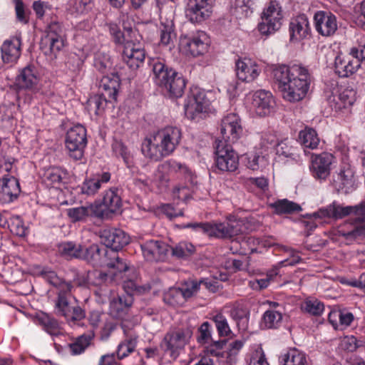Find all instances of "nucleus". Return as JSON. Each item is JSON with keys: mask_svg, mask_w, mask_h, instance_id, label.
Returning a JSON list of instances; mask_svg holds the SVG:
<instances>
[{"mask_svg": "<svg viewBox=\"0 0 365 365\" xmlns=\"http://www.w3.org/2000/svg\"><path fill=\"white\" fill-rule=\"evenodd\" d=\"M160 43L165 46H171L175 39V26L173 21L162 23L160 27Z\"/></svg>", "mask_w": 365, "mask_h": 365, "instance_id": "36", "label": "nucleus"}, {"mask_svg": "<svg viewBox=\"0 0 365 365\" xmlns=\"http://www.w3.org/2000/svg\"><path fill=\"white\" fill-rule=\"evenodd\" d=\"M106 251L108 250L106 248H101L98 244H92L88 247L82 245L81 259L96 263L101 260L103 255L106 257Z\"/></svg>", "mask_w": 365, "mask_h": 365, "instance_id": "33", "label": "nucleus"}, {"mask_svg": "<svg viewBox=\"0 0 365 365\" xmlns=\"http://www.w3.org/2000/svg\"><path fill=\"white\" fill-rule=\"evenodd\" d=\"M58 250L62 255L70 258L81 259L82 255V245L73 242L61 243Z\"/></svg>", "mask_w": 365, "mask_h": 365, "instance_id": "40", "label": "nucleus"}, {"mask_svg": "<svg viewBox=\"0 0 365 365\" xmlns=\"http://www.w3.org/2000/svg\"><path fill=\"white\" fill-rule=\"evenodd\" d=\"M113 150L116 154L122 157L126 165L130 168L132 164L131 156L127 147L120 141H116L113 145Z\"/></svg>", "mask_w": 365, "mask_h": 365, "instance_id": "53", "label": "nucleus"}, {"mask_svg": "<svg viewBox=\"0 0 365 365\" xmlns=\"http://www.w3.org/2000/svg\"><path fill=\"white\" fill-rule=\"evenodd\" d=\"M110 34L113 36V41L117 44H123L124 39V34L121 31L119 26L114 23L108 24Z\"/></svg>", "mask_w": 365, "mask_h": 365, "instance_id": "62", "label": "nucleus"}, {"mask_svg": "<svg viewBox=\"0 0 365 365\" xmlns=\"http://www.w3.org/2000/svg\"><path fill=\"white\" fill-rule=\"evenodd\" d=\"M344 167V188H346V192L352 190L355 186L354 173L350 168L346 170Z\"/></svg>", "mask_w": 365, "mask_h": 365, "instance_id": "59", "label": "nucleus"}, {"mask_svg": "<svg viewBox=\"0 0 365 365\" xmlns=\"http://www.w3.org/2000/svg\"><path fill=\"white\" fill-rule=\"evenodd\" d=\"M250 365H269L262 348L257 349L253 353Z\"/></svg>", "mask_w": 365, "mask_h": 365, "instance_id": "64", "label": "nucleus"}, {"mask_svg": "<svg viewBox=\"0 0 365 365\" xmlns=\"http://www.w3.org/2000/svg\"><path fill=\"white\" fill-rule=\"evenodd\" d=\"M215 165L221 171L232 173L239 166V157L232 145L222 140L215 141Z\"/></svg>", "mask_w": 365, "mask_h": 365, "instance_id": "9", "label": "nucleus"}, {"mask_svg": "<svg viewBox=\"0 0 365 365\" xmlns=\"http://www.w3.org/2000/svg\"><path fill=\"white\" fill-rule=\"evenodd\" d=\"M209 105L210 102L205 92L195 88L191 90L185 103V113L188 118L192 120L198 115L206 112Z\"/></svg>", "mask_w": 365, "mask_h": 365, "instance_id": "12", "label": "nucleus"}, {"mask_svg": "<svg viewBox=\"0 0 365 365\" xmlns=\"http://www.w3.org/2000/svg\"><path fill=\"white\" fill-rule=\"evenodd\" d=\"M86 130L81 125L71 128L66 136L65 145L68 153L75 160H81L87 145Z\"/></svg>", "mask_w": 365, "mask_h": 365, "instance_id": "8", "label": "nucleus"}, {"mask_svg": "<svg viewBox=\"0 0 365 365\" xmlns=\"http://www.w3.org/2000/svg\"><path fill=\"white\" fill-rule=\"evenodd\" d=\"M198 331L197 341L200 344L209 343L211 339L209 322H205L202 323L199 327Z\"/></svg>", "mask_w": 365, "mask_h": 365, "instance_id": "60", "label": "nucleus"}, {"mask_svg": "<svg viewBox=\"0 0 365 365\" xmlns=\"http://www.w3.org/2000/svg\"><path fill=\"white\" fill-rule=\"evenodd\" d=\"M101 187V181L93 179L86 180L81 187V192L88 195H94Z\"/></svg>", "mask_w": 365, "mask_h": 365, "instance_id": "57", "label": "nucleus"}, {"mask_svg": "<svg viewBox=\"0 0 365 365\" xmlns=\"http://www.w3.org/2000/svg\"><path fill=\"white\" fill-rule=\"evenodd\" d=\"M63 29L58 22L53 21L47 27V34L43 41L49 44L51 52L59 51L63 46Z\"/></svg>", "mask_w": 365, "mask_h": 365, "instance_id": "24", "label": "nucleus"}, {"mask_svg": "<svg viewBox=\"0 0 365 365\" xmlns=\"http://www.w3.org/2000/svg\"><path fill=\"white\" fill-rule=\"evenodd\" d=\"M41 275L51 285L58 289L56 307H66L68 299L67 294L71 292L73 285L70 282H66L57 276L55 272L51 270H43Z\"/></svg>", "mask_w": 365, "mask_h": 365, "instance_id": "15", "label": "nucleus"}, {"mask_svg": "<svg viewBox=\"0 0 365 365\" xmlns=\"http://www.w3.org/2000/svg\"><path fill=\"white\" fill-rule=\"evenodd\" d=\"M192 336V330L190 327L175 329L165 335L160 348L170 357L176 359L180 351L189 343Z\"/></svg>", "mask_w": 365, "mask_h": 365, "instance_id": "6", "label": "nucleus"}, {"mask_svg": "<svg viewBox=\"0 0 365 365\" xmlns=\"http://www.w3.org/2000/svg\"><path fill=\"white\" fill-rule=\"evenodd\" d=\"M88 207V216L96 217L101 219H108L111 215L102 203L92 204Z\"/></svg>", "mask_w": 365, "mask_h": 365, "instance_id": "49", "label": "nucleus"}, {"mask_svg": "<svg viewBox=\"0 0 365 365\" xmlns=\"http://www.w3.org/2000/svg\"><path fill=\"white\" fill-rule=\"evenodd\" d=\"M181 139L180 130L176 127H168L154 138V142L145 139L142 144L143 155L158 161L174 151Z\"/></svg>", "mask_w": 365, "mask_h": 365, "instance_id": "2", "label": "nucleus"}, {"mask_svg": "<svg viewBox=\"0 0 365 365\" xmlns=\"http://www.w3.org/2000/svg\"><path fill=\"white\" fill-rule=\"evenodd\" d=\"M162 167L170 173L179 172L181 173H186L188 171L187 168L185 165L174 160L165 161L162 165Z\"/></svg>", "mask_w": 365, "mask_h": 365, "instance_id": "58", "label": "nucleus"}, {"mask_svg": "<svg viewBox=\"0 0 365 365\" xmlns=\"http://www.w3.org/2000/svg\"><path fill=\"white\" fill-rule=\"evenodd\" d=\"M302 309L312 315L319 316L323 312L324 306L317 299H307L302 305Z\"/></svg>", "mask_w": 365, "mask_h": 365, "instance_id": "47", "label": "nucleus"}, {"mask_svg": "<svg viewBox=\"0 0 365 365\" xmlns=\"http://www.w3.org/2000/svg\"><path fill=\"white\" fill-rule=\"evenodd\" d=\"M213 0H189L186 16L192 23H199L208 18L211 14Z\"/></svg>", "mask_w": 365, "mask_h": 365, "instance_id": "17", "label": "nucleus"}, {"mask_svg": "<svg viewBox=\"0 0 365 365\" xmlns=\"http://www.w3.org/2000/svg\"><path fill=\"white\" fill-rule=\"evenodd\" d=\"M163 301L173 307L182 305L186 302L180 287L170 288L164 293Z\"/></svg>", "mask_w": 365, "mask_h": 365, "instance_id": "38", "label": "nucleus"}, {"mask_svg": "<svg viewBox=\"0 0 365 365\" xmlns=\"http://www.w3.org/2000/svg\"><path fill=\"white\" fill-rule=\"evenodd\" d=\"M143 255L147 261H165L170 247L159 240H148L140 245Z\"/></svg>", "mask_w": 365, "mask_h": 365, "instance_id": "16", "label": "nucleus"}, {"mask_svg": "<svg viewBox=\"0 0 365 365\" xmlns=\"http://www.w3.org/2000/svg\"><path fill=\"white\" fill-rule=\"evenodd\" d=\"M220 133L223 142H236L242 133L239 116L235 113H230L224 117L221 121Z\"/></svg>", "mask_w": 365, "mask_h": 365, "instance_id": "14", "label": "nucleus"}, {"mask_svg": "<svg viewBox=\"0 0 365 365\" xmlns=\"http://www.w3.org/2000/svg\"><path fill=\"white\" fill-rule=\"evenodd\" d=\"M101 242L110 251L117 252L129 243V236L122 230L108 227L99 232Z\"/></svg>", "mask_w": 365, "mask_h": 365, "instance_id": "13", "label": "nucleus"}, {"mask_svg": "<svg viewBox=\"0 0 365 365\" xmlns=\"http://www.w3.org/2000/svg\"><path fill=\"white\" fill-rule=\"evenodd\" d=\"M364 346V341L361 339L353 335L344 336V351L354 352Z\"/></svg>", "mask_w": 365, "mask_h": 365, "instance_id": "52", "label": "nucleus"}, {"mask_svg": "<svg viewBox=\"0 0 365 365\" xmlns=\"http://www.w3.org/2000/svg\"><path fill=\"white\" fill-rule=\"evenodd\" d=\"M21 192L18 180L14 177L4 178L0 187V200L4 202H11L16 199Z\"/></svg>", "mask_w": 365, "mask_h": 365, "instance_id": "25", "label": "nucleus"}, {"mask_svg": "<svg viewBox=\"0 0 365 365\" xmlns=\"http://www.w3.org/2000/svg\"><path fill=\"white\" fill-rule=\"evenodd\" d=\"M299 138L304 147L311 149L316 148L319 143L317 132L312 128H306L304 130L300 131Z\"/></svg>", "mask_w": 365, "mask_h": 365, "instance_id": "39", "label": "nucleus"}, {"mask_svg": "<svg viewBox=\"0 0 365 365\" xmlns=\"http://www.w3.org/2000/svg\"><path fill=\"white\" fill-rule=\"evenodd\" d=\"M151 66L153 79L162 92L170 98L181 97L186 86L183 77L158 60L153 61Z\"/></svg>", "mask_w": 365, "mask_h": 365, "instance_id": "3", "label": "nucleus"}, {"mask_svg": "<svg viewBox=\"0 0 365 365\" xmlns=\"http://www.w3.org/2000/svg\"><path fill=\"white\" fill-rule=\"evenodd\" d=\"M120 79L115 74L104 76L99 84L100 88L105 91L110 99L116 100L118 91L120 88Z\"/></svg>", "mask_w": 365, "mask_h": 365, "instance_id": "30", "label": "nucleus"}, {"mask_svg": "<svg viewBox=\"0 0 365 365\" xmlns=\"http://www.w3.org/2000/svg\"><path fill=\"white\" fill-rule=\"evenodd\" d=\"M358 215L356 220L365 221V202L359 205L344 207V216L350 214ZM346 240H355L359 237H365V224L359 223L354 226V229L347 232H344Z\"/></svg>", "mask_w": 365, "mask_h": 365, "instance_id": "18", "label": "nucleus"}, {"mask_svg": "<svg viewBox=\"0 0 365 365\" xmlns=\"http://www.w3.org/2000/svg\"><path fill=\"white\" fill-rule=\"evenodd\" d=\"M259 73L257 66L253 64L250 60L245 61L238 59L236 61V74L238 79L242 81L251 82L259 76Z\"/></svg>", "mask_w": 365, "mask_h": 365, "instance_id": "26", "label": "nucleus"}, {"mask_svg": "<svg viewBox=\"0 0 365 365\" xmlns=\"http://www.w3.org/2000/svg\"><path fill=\"white\" fill-rule=\"evenodd\" d=\"M162 211L170 220L183 215L182 208H179L178 206H174L171 204L163 205Z\"/></svg>", "mask_w": 365, "mask_h": 365, "instance_id": "61", "label": "nucleus"}, {"mask_svg": "<svg viewBox=\"0 0 365 365\" xmlns=\"http://www.w3.org/2000/svg\"><path fill=\"white\" fill-rule=\"evenodd\" d=\"M323 217L335 220L342 218V206L336 202H334L327 207L321 208L317 212L303 216L301 224L305 229L306 237L309 236L319 224L323 223L322 221Z\"/></svg>", "mask_w": 365, "mask_h": 365, "instance_id": "7", "label": "nucleus"}, {"mask_svg": "<svg viewBox=\"0 0 365 365\" xmlns=\"http://www.w3.org/2000/svg\"><path fill=\"white\" fill-rule=\"evenodd\" d=\"M124 30L123 59L130 68L135 70L143 63L145 58V53L141 43L142 36L138 30L130 26H124Z\"/></svg>", "mask_w": 365, "mask_h": 365, "instance_id": "5", "label": "nucleus"}, {"mask_svg": "<svg viewBox=\"0 0 365 365\" xmlns=\"http://www.w3.org/2000/svg\"><path fill=\"white\" fill-rule=\"evenodd\" d=\"M62 170L58 168H52L44 173V181L48 183L59 184L62 181Z\"/></svg>", "mask_w": 365, "mask_h": 365, "instance_id": "54", "label": "nucleus"}, {"mask_svg": "<svg viewBox=\"0 0 365 365\" xmlns=\"http://www.w3.org/2000/svg\"><path fill=\"white\" fill-rule=\"evenodd\" d=\"M92 275L94 277L93 283L96 286L107 284L113 281V277L101 271H95Z\"/></svg>", "mask_w": 365, "mask_h": 365, "instance_id": "63", "label": "nucleus"}, {"mask_svg": "<svg viewBox=\"0 0 365 365\" xmlns=\"http://www.w3.org/2000/svg\"><path fill=\"white\" fill-rule=\"evenodd\" d=\"M137 345L136 338H130L122 341L117 349V357L119 360L127 357L130 354L135 350Z\"/></svg>", "mask_w": 365, "mask_h": 365, "instance_id": "43", "label": "nucleus"}, {"mask_svg": "<svg viewBox=\"0 0 365 365\" xmlns=\"http://www.w3.org/2000/svg\"><path fill=\"white\" fill-rule=\"evenodd\" d=\"M289 30L292 41H299L308 36L310 33V27L307 16L301 14L292 19Z\"/></svg>", "mask_w": 365, "mask_h": 365, "instance_id": "21", "label": "nucleus"}, {"mask_svg": "<svg viewBox=\"0 0 365 365\" xmlns=\"http://www.w3.org/2000/svg\"><path fill=\"white\" fill-rule=\"evenodd\" d=\"M16 82L19 88H32L38 83L37 71L34 66H27L24 68L16 77Z\"/></svg>", "mask_w": 365, "mask_h": 365, "instance_id": "28", "label": "nucleus"}, {"mask_svg": "<svg viewBox=\"0 0 365 365\" xmlns=\"http://www.w3.org/2000/svg\"><path fill=\"white\" fill-rule=\"evenodd\" d=\"M15 11L16 19L19 21L26 24L29 22V14L30 11L26 9L25 5L22 0H16L15 5Z\"/></svg>", "mask_w": 365, "mask_h": 365, "instance_id": "55", "label": "nucleus"}, {"mask_svg": "<svg viewBox=\"0 0 365 365\" xmlns=\"http://www.w3.org/2000/svg\"><path fill=\"white\" fill-rule=\"evenodd\" d=\"M67 215L72 222L83 221L89 217L87 206L69 208L67 210Z\"/></svg>", "mask_w": 365, "mask_h": 365, "instance_id": "51", "label": "nucleus"}, {"mask_svg": "<svg viewBox=\"0 0 365 365\" xmlns=\"http://www.w3.org/2000/svg\"><path fill=\"white\" fill-rule=\"evenodd\" d=\"M38 323L51 335L60 333V325L56 319L46 314H42L37 317Z\"/></svg>", "mask_w": 365, "mask_h": 365, "instance_id": "41", "label": "nucleus"}, {"mask_svg": "<svg viewBox=\"0 0 365 365\" xmlns=\"http://www.w3.org/2000/svg\"><path fill=\"white\" fill-rule=\"evenodd\" d=\"M293 151V147L287 139L281 141L276 145V153L279 156H284L285 158L292 157L294 155Z\"/></svg>", "mask_w": 365, "mask_h": 365, "instance_id": "56", "label": "nucleus"}, {"mask_svg": "<svg viewBox=\"0 0 365 365\" xmlns=\"http://www.w3.org/2000/svg\"><path fill=\"white\" fill-rule=\"evenodd\" d=\"M106 103V99L102 96H93L87 101V109L90 112H93L95 114H98V113L103 109V105Z\"/></svg>", "mask_w": 365, "mask_h": 365, "instance_id": "50", "label": "nucleus"}, {"mask_svg": "<svg viewBox=\"0 0 365 365\" xmlns=\"http://www.w3.org/2000/svg\"><path fill=\"white\" fill-rule=\"evenodd\" d=\"M283 16L279 4L271 1L262 15V21L258 24V30L261 34L269 36L278 31L282 25Z\"/></svg>", "mask_w": 365, "mask_h": 365, "instance_id": "10", "label": "nucleus"}, {"mask_svg": "<svg viewBox=\"0 0 365 365\" xmlns=\"http://www.w3.org/2000/svg\"><path fill=\"white\" fill-rule=\"evenodd\" d=\"M185 227L199 228L210 236L221 238H231L242 232L239 222H224L214 225L208 222L190 223Z\"/></svg>", "mask_w": 365, "mask_h": 365, "instance_id": "11", "label": "nucleus"}, {"mask_svg": "<svg viewBox=\"0 0 365 365\" xmlns=\"http://www.w3.org/2000/svg\"><path fill=\"white\" fill-rule=\"evenodd\" d=\"M103 204L112 215L116 212L121 206V200L114 190H109L103 196Z\"/></svg>", "mask_w": 365, "mask_h": 365, "instance_id": "35", "label": "nucleus"}, {"mask_svg": "<svg viewBox=\"0 0 365 365\" xmlns=\"http://www.w3.org/2000/svg\"><path fill=\"white\" fill-rule=\"evenodd\" d=\"M273 76L284 99L294 103L306 96L310 85L306 68L297 64L281 65L273 70Z\"/></svg>", "mask_w": 365, "mask_h": 365, "instance_id": "1", "label": "nucleus"}, {"mask_svg": "<svg viewBox=\"0 0 365 365\" xmlns=\"http://www.w3.org/2000/svg\"><path fill=\"white\" fill-rule=\"evenodd\" d=\"M106 257L108 258V267L115 269L118 272H126L129 268L128 264L119 257L118 252L106 251Z\"/></svg>", "mask_w": 365, "mask_h": 365, "instance_id": "37", "label": "nucleus"}, {"mask_svg": "<svg viewBox=\"0 0 365 365\" xmlns=\"http://www.w3.org/2000/svg\"><path fill=\"white\" fill-rule=\"evenodd\" d=\"M311 170L315 178L325 179L329 175V166L332 163L333 155L331 153H323L312 156Z\"/></svg>", "mask_w": 365, "mask_h": 365, "instance_id": "22", "label": "nucleus"}, {"mask_svg": "<svg viewBox=\"0 0 365 365\" xmlns=\"http://www.w3.org/2000/svg\"><path fill=\"white\" fill-rule=\"evenodd\" d=\"M179 287L186 301L195 297L200 289L199 280L193 279L182 281Z\"/></svg>", "mask_w": 365, "mask_h": 365, "instance_id": "42", "label": "nucleus"}, {"mask_svg": "<svg viewBox=\"0 0 365 365\" xmlns=\"http://www.w3.org/2000/svg\"><path fill=\"white\" fill-rule=\"evenodd\" d=\"M331 96L329 97L330 106L335 111H340L342 109V92L341 87L336 82L335 85L331 84Z\"/></svg>", "mask_w": 365, "mask_h": 365, "instance_id": "45", "label": "nucleus"}, {"mask_svg": "<svg viewBox=\"0 0 365 365\" xmlns=\"http://www.w3.org/2000/svg\"><path fill=\"white\" fill-rule=\"evenodd\" d=\"M93 336L89 334H83L76 337L73 342L68 344L70 351L73 355H78L83 353L91 344Z\"/></svg>", "mask_w": 365, "mask_h": 365, "instance_id": "34", "label": "nucleus"}, {"mask_svg": "<svg viewBox=\"0 0 365 365\" xmlns=\"http://www.w3.org/2000/svg\"><path fill=\"white\" fill-rule=\"evenodd\" d=\"M205 34L191 38L185 37L181 40L180 43L187 56L197 57L207 51L208 44L205 42Z\"/></svg>", "mask_w": 365, "mask_h": 365, "instance_id": "19", "label": "nucleus"}, {"mask_svg": "<svg viewBox=\"0 0 365 365\" xmlns=\"http://www.w3.org/2000/svg\"><path fill=\"white\" fill-rule=\"evenodd\" d=\"M279 361L280 365H307L305 354L297 349H289L282 354Z\"/></svg>", "mask_w": 365, "mask_h": 365, "instance_id": "31", "label": "nucleus"}, {"mask_svg": "<svg viewBox=\"0 0 365 365\" xmlns=\"http://www.w3.org/2000/svg\"><path fill=\"white\" fill-rule=\"evenodd\" d=\"M57 313L63 316L68 322H77L84 319L86 314L79 306L71 307L67 302L66 307H56Z\"/></svg>", "mask_w": 365, "mask_h": 365, "instance_id": "32", "label": "nucleus"}, {"mask_svg": "<svg viewBox=\"0 0 365 365\" xmlns=\"http://www.w3.org/2000/svg\"><path fill=\"white\" fill-rule=\"evenodd\" d=\"M124 292L114 297L110 302V312L113 317L122 320L121 327L126 331L130 327L127 324L128 312L133 303L135 292L143 294L150 289V286L138 287L133 281H128L123 284Z\"/></svg>", "mask_w": 365, "mask_h": 365, "instance_id": "4", "label": "nucleus"}, {"mask_svg": "<svg viewBox=\"0 0 365 365\" xmlns=\"http://www.w3.org/2000/svg\"><path fill=\"white\" fill-rule=\"evenodd\" d=\"M282 319L280 312L274 310H267L263 315V324L266 328H277Z\"/></svg>", "mask_w": 365, "mask_h": 365, "instance_id": "46", "label": "nucleus"}, {"mask_svg": "<svg viewBox=\"0 0 365 365\" xmlns=\"http://www.w3.org/2000/svg\"><path fill=\"white\" fill-rule=\"evenodd\" d=\"M212 319L215 322L220 336H227L231 333L227 319L222 314L215 315Z\"/></svg>", "mask_w": 365, "mask_h": 365, "instance_id": "48", "label": "nucleus"}, {"mask_svg": "<svg viewBox=\"0 0 365 365\" xmlns=\"http://www.w3.org/2000/svg\"><path fill=\"white\" fill-rule=\"evenodd\" d=\"M317 31L322 36H329L337 29L336 17L325 11H317L314 16Z\"/></svg>", "mask_w": 365, "mask_h": 365, "instance_id": "20", "label": "nucleus"}, {"mask_svg": "<svg viewBox=\"0 0 365 365\" xmlns=\"http://www.w3.org/2000/svg\"><path fill=\"white\" fill-rule=\"evenodd\" d=\"M252 104L258 115H267L274 108L275 102L271 93L261 90L255 93Z\"/></svg>", "mask_w": 365, "mask_h": 365, "instance_id": "23", "label": "nucleus"}, {"mask_svg": "<svg viewBox=\"0 0 365 365\" xmlns=\"http://www.w3.org/2000/svg\"><path fill=\"white\" fill-rule=\"evenodd\" d=\"M172 255L178 258H187L195 252V247L189 242H180L174 247H170Z\"/></svg>", "mask_w": 365, "mask_h": 365, "instance_id": "44", "label": "nucleus"}, {"mask_svg": "<svg viewBox=\"0 0 365 365\" xmlns=\"http://www.w3.org/2000/svg\"><path fill=\"white\" fill-rule=\"evenodd\" d=\"M269 207L274 210V213L278 215H291L302 210L300 205L287 199L277 200L269 204Z\"/></svg>", "mask_w": 365, "mask_h": 365, "instance_id": "29", "label": "nucleus"}, {"mask_svg": "<svg viewBox=\"0 0 365 365\" xmlns=\"http://www.w3.org/2000/svg\"><path fill=\"white\" fill-rule=\"evenodd\" d=\"M21 40L18 37L6 40L1 46V57L4 63L15 62L21 55Z\"/></svg>", "mask_w": 365, "mask_h": 365, "instance_id": "27", "label": "nucleus"}]
</instances>
